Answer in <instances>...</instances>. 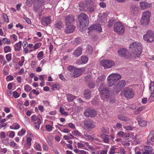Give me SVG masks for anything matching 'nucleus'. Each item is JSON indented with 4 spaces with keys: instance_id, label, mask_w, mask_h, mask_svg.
Instances as JSON below:
<instances>
[{
    "instance_id": "nucleus-14",
    "label": "nucleus",
    "mask_w": 154,
    "mask_h": 154,
    "mask_svg": "<svg viewBox=\"0 0 154 154\" xmlns=\"http://www.w3.org/2000/svg\"><path fill=\"white\" fill-rule=\"evenodd\" d=\"M66 26L65 32L66 33L69 34L73 32L75 28V26L73 24L66 25Z\"/></svg>"
},
{
    "instance_id": "nucleus-26",
    "label": "nucleus",
    "mask_w": 154,
    "mask_h": 154,
    "mask_svg": "<svg viewBox=\"0 0 154 154\" xmlns=\"http://www.w3.org/2000/svg\"><path fill=\"white\" fill-rule=\"evenodd\" d=\"M91 91L88 90H86L84 92V96L87 99H90L91 97Z\"/></svg>"
},
{
    "instance_id": "nucleus-38",
    "label": "nucleus",
    "mask_w": 154,
    "mask_h": 154,
    "mask_svg": "<svg viewBox=\"0 0 154 154\" xmlns=\"http://www.w3.org/2000/svg\"><path fill=\"white\" fill-rule=\"evenodd\" d=\"M76 68L71 65H69L67 67V69L69 72H73Z\"/></svg>"
},
{
    "instance_id": "nucleus-64",
    "label": "nucleus",
    "mask_w": 154,
    "mask_h": 154,
    "mask_svg": "<svg viewBox=\"0 0 154 154\" xmlns=\"http://www.w3.org/2000/svg\"><path fill=\"white\" fill-rule=\"evenodd\" d=\"M115 148L113 149L111 148L109 152V154H114V153H115Z\"/></svg>"
},
{
    "instance_id": "nucleus-57",
    "label": "nucleus",
    "mask_w": 154,
    "mask_h": 154,
    "mask_svg": "<svg viewBox=\"0 0 154 154\" xmlns=\"http://www.w3.org/2000/svg\"><path fill=\"white\" fill-rule=\"evenodd\" d=\"M124 133L122 131H120L119 132L118 134L119 136V137H123V136L124 135Z\"/></svg>"
},
{
    "instance_id": "nucleus-54",
    "label": "nucleus",
    "mask_w": 154,
    "mask_h": 154,
    "mask_svg": "<svg viewBox=\"0 0 154 154\" xmlns=\"http://www.w3.org/2000/svg\"><path fill=\"white\" fill-rule=\"evenodd\" d=\"M52 87L54 88H56L59 89L60 88V86L58 84H54L52 86Z\"/></svg>"
},
{
    "instance_id": "nucleus-53",
    "label": "nucleus",
    "mask_w": 154,
    "mask_h": 154,
    "mask_svg": "<svg viewBox=\"0 0 154 154\" xmlns=\"http://www.w3.org/2000/svg\"><path fill=\"white\" fill-rule=\"evenodd\" d=\"M148 137L149 139H150L152 141L154 142V134L153 135L151 134H149Z\"/></svg>"
},
{
    "instance_id": "nucleus-2",
    "label": "nucleus",
    "mask_w": 154,
    "mask_h": 154,
    "mask_svg": "<svg viewBox=\"0 0 154 154\" xmlns=\"http://www.w3.org/2000/svg\"><path fill=\"white\" fill-rule=\"evenodd\" d=\"M129 50L136 56H138L142 53V47L140 43L134 42L129 46Z\"/></svg>"
},
{
    "instance_id": "nucleus-37",
    "label": "nucleus",
    "mask_w": 154,
    "mask_h": 154,
    "mask_svg": "<svg viewBox=\"0 0 154 154\" xmlns=\"http://www.w3.org/2000/svg\"><path fill=\"white\" fill-rule=\"evenodd\" d=\"M32 89L31 87L28 85H26L24 86V90L26 92H29Z\"/></svg>"
},
{
    "instance_id": "nucleus-49",
    "label": "nucleus",
    "mask_w": 154,
    "mask_h": 154,
    "mask_svg": "<svg viewBox=\"0 0 154 154\" xmlns=\"http://www.w3.org/2000/svg\"><path fill=\"white\" fill-rule=\"evenodd\" d=\"M45 128L46 130L48 131H51L52 128V126L49 125H46L45 126Z\"/></svg>"
},
{
    "instance_id": "nucleus-19",
    "label": "nucleus",
    "mask_w": 154,
    "mask_h": 154,
    "mask_svg": "<svg viewBox=\"0 0 154 154\" xmlns=\"http://www.w3.org/2000/svg\"><path fill=\"white\" fill-rule=\"evenodd\" d=\"M140 6L142 9H144L150 8L151 6V5L145 2H142L140 3Z\"/></svg>"
},
{
    "instance_id": "nucleus-17",
    "label": "nucleus",
    "mask_w": 154,
    "mask_h": 154,
    "mask_svg": "<svg viewBox=\"0 0 154 154\" xmlns=\"http://www.w3.org/2000/svg\"><path fill=\"white\" fill-rule=\"evenodd\" d=\"M85 127L87 129H91L95 127V125L93 123L92 121H91L89 122L85 121L84 123Z\"/></svg>"
},
{
    "instance_id": "nucleus-20",
    "label": "nucleus",
    "mask_w": 154,
    "mask_h": 154,
    "mask_svg": "<svg viewBox=\"0 0 154 154\" xmlns=\"http://www.w3.org/2000/svg\"><path fill=\"white\" fill-rule=\"evenodd\" d=\"M137 120L139 124L141 127H144L146 126L147 123L146 121L140 119V117H137Z\"/></svg>"
},
{
    "instance_id": "nucleus-16",
    "label": "nucleus",
    "mask_w": 154,
    "mask_h": 154,
    "mask_svg": "<svg viewBox=\"0 0 154 154\" xmlns=\"http://www.w3.org/2000/svg\"><path fill=\"white\" fill-rule=\"evenodd\" d=\"M82 68H76L72 74V76L74 78H76L81 75L82 72L81 70Z\"/></svg>"
},
{
    "instance_id": "nucleus-47",
    "label": "nucleus",
    "mask_w": 154,
    "mask_h": 154,
    "mask_svg": "<svg viewBox=\"0 0 154 154\" xmlns=\"http://www.w3.org/2000/svg\"><path fill=\"white\" fill-rule=\"evenodd\" d=\"M13 94L14 97L16 98H18L20 96L19 94L16 91L13 92Z\"/></svg>"
},
{
    "instance_id": "nucleus-39",
    "label": "nucleus",
    "mask_w": 154,
    "mask_h": 154,
    "mask_svg": "<svg viewBox=\"0 0 154 154\" xmlns=\"http://www.w3.org/2000/svg\"><path fill=\"white\" fill-rule=\"evenodd\" d=\"M105 79V76L104 75L99 76L97 80V82H101Z\"/></svg>"
},
{
    "instance_id": "nucleus-60",
    "label": "nucleus",
    "mask_w": 154,
    "mask_h": 154,
    "mask_svg": "<svg viewBox=\"0 0 154 154\" xmlns=\"http://www.w3.org/2000/svg\"><path fill=\"white\" fill-rule=\"evenodd\" d=\"M0 137L1 138H5L6 137V135L5 132H2L1 133Z\"/></svg>"
},
{
    "instance_id": "nucleus-15",
    "label": "nucleus",
    "mask_w": 154,
    "mask_h": 154,
    "mask_svg": "<svg viewBox=\"0 0 154 154\" xmlns=\"http://www.w3.org/2000/svg\"><path fill=\"white\" fill-rule=\"evenodd\" d=\"M99 18L97 19V21L99 23H100L103 24L106 21V17H107L106 14L105 13H103L99 15Z\"/></svg>"
},
{
    "instance_id": "nucleus-30",
    "label": "nucleus",
    "mask_w": 154,
    "mask_h": 154,
    "mask_svg": "<svg viewBox=\"0 0 154 154\" xmlns=\"http://www.w3.org/2000/svg\"><path fill=\"white\" fill-rule=\"evenodd\" d=\"M93 48L90 45H88L87 46V50L89 54H91L93 52Z\"/></svg>"
},
{
    "instance_id": "nucleus-58",
    "label": "nucleus",
    "mask_w": 154,
    "mask_h": 154,
    "mask_svg": "<svg viewBox=\"0 0 154 154\" xmlns=\"http://www.w3.org/2000/svg\"><path fill=\"white\" fill-rule=\"evenodd\" d=\"M3 17L5 20V21L7 22H8L9 21L8 19V16L7 15L5 14H3Z\"/></svg>"
},
{
    "instance_id": "nucleus-44",
    "label": "nucleus",
    "mask_w": 154,
    "mask_h": 154,
    "mask_svg": "<svg viewBox=\"0 0 154 154\" xmlns=\"http://www.w3.org/2000/svg\"><path fill=\"white\" fill-rule=\"evenodd\" d=\"M26 132V131L25 129H22L20 132H19L18 133V135L21 136L23 135Z\"/></svg>"
},
{
    "instance_id": "nucleus-50",
    "label": "nucleus",
    "mask_w": 154,
    "mask_h": 154,
    "mask_svg": "<svg viewBox=\"0 0 154 154\" xmlns=\"http://www.w3.org/2000/svg\"><path fill=\"white\" fill-rule=\"evenodd\" d=\"M151 95L148 99V101L149 102H151L154 100V95L151 94Z\"/></svg>"
},
{
    "instance_id": "nucleus-31",
    "label": "nucleus",
    "mask_w": 154,
    "mask_h": 154,
    "mask_svg": "<svg viewBox=\"0 0 154 154\" xmlns=\"http://www.w3.org/2000/svg\"><path fill=\"white\" fill-rule=\"evenodd\" d=\"M81 60L83 63H86L88 60V58L86 56L83 55L81 57Z\"/></svg>"
},
{
    "instance_id": "nucleus-21",
    "label": "nucleus",
    "mask_w": 154,
    "mask_h": 154,
    "mask_svg": "<svg viewBox=\"0 0 154 154\" xmlns=\"http://www.w3.org/2000/svg\"><path fill=\"white\" fill-rule=\"evenodd\" d=\"M51 17L50 16L47 17L42 20V23L45 26H47L50 23Z\"/></svg>"
},
{
    "instance_id": "nucleus-28",
    "label": "nucleus",
    "mask_w": 154,
    "mask_h": 154,
    "mask_svg": "<svg viewBox=\"0 0 154 154\" xmlns=\"http://www.w3.org/2000/svg\"><path fill=\"white\" fill-rule=\"evenodd\" d=\"M37 120V122H35L34 124L35 125V128L37 129L38 130L39 128V125L41 123V121L39 119H38Z\"/></svg>"
},
{
    "instance_id": "nucleus-23",
    "label": "nucleus",
    "mask_w": 154,
    "mask_h": 154,
    "mask_svg": "<svg viewBox=\"0 0 154 154\" xmlns=\"http://www.w3.org/2000/svg\"><path fill=\"white\" fill-rule=\"evenodd\" d=\"M103 24V23H99L98 24H96L93 26V27L94 29H96L99 32H100L102 31V28L100 26Z\"/></svg>"
},
{
    "instance_id": "nucleus-43",
    "label": "nucleus",
    "mask_w": 154,
    "mask_h": 154,
    "mask_svg": "<svg viewBox=\"0 0 154 154\" xmlns=\"http://www.w3.org/2000/svg\"><path fill=\"white\" fill-rule=\"evenodd\" d=\"M114 21L112 19L109 20L108 22V27H110L112 26L114 24Z\"/></svg>"
},
{
    "instance_id": "nucleus-10",
    "label": "nucleus",
    "mask_w": 154,
    "mask_h": 154,
    "mask_svg": "<svg viewBox=\"0 0 154 154\" xmlns=\"http://www.w3.org/2000/svg\"><path fill=\"white\" fill-rule=\"evenodd\" d=\"M122 92H123L124 96L128 99L132 98L134 96L133 90L131 88L124 89Z\"/></svg>"
},
{
    "instance_id": "nucleus-27",
    "label": "nucleus",
    "mask_w": 154,
    "mask_h": 154,
    "mask_svg": "<svg viewBox=\"0 0 154 154\" xmlns=\"http://www.w3.org/2000/svg\"><path fill=\"white\" fill-rule=\"evenodd\" d=\"M55 26L58 29H60L63 26L61 21H57L55 24Z\"/></svg>"
},
{
    "instance_id": "nucleus-4",
    "label": "nucleus",
    "mask_w": 154,
    "mask_h": 154,
    "mask_svg": "<svg viewBox=\"0 0 154 154\" xmlns=\"http://www.w3.org/2000/svg\"><path fill=\"white\" fill-rule=\"evenodd\" d=\"M126 85V82L124 80H120L114 85V92L118 94Z\"/></svg>"
},
{
    "instance_id": "nucleus-25",
    "label": "nucleus",
    "mask_w": 154,
    "mask_h": 154,
    "mask_svg": "<svg viewBox=\"0 0 154 154\" xmlns=\"http://www.w3.org/2000/svg\"><path fill=\"white\" fill-rule=\"evenodd\" d=\"M139 8L134 5H132L131 6V11L133 14H135L138 11Z\"/></svg>"
},
{
    "instance_id": "nucleus-9",
    "label": "nucleus",
    "mask_w": 154,
    "mask_h": 154,
    "mask_svg": "<svg viewBox=\"0 0 154 154\" xmlns=\"http://www.w3.org/2000/svg\"><path fill=\"white\" fill-rule=\"evenodd\" d=\"M100 64L105 68H109L113 66L115 63L112 60H106L101 61Z\"/></svg>"
},
{
    "instance_id": "nucleus-12",
    "label": "nucleus",
    "mask_w": 154,
    "mask_h": 154,
    "mask_svg": "<svg viewBox=\"0 0 154 154\" xmlns=\"http://www.w3.org/2000/svg\"><path fill=\"white\" fill-rule=\"evenodd\" d=\"M65 21L66 25L73 24L75 22V19L74 16L69 15L65 17Z\"/></svg>"
},
{
    "instance_id": "nucleus-18",
    "label": "nucleus",
    "mask_w": 154,
    "mask_h": 154,
    "mask_svg": "<svg viewBox=\"0 0 154 154\" xmlns=\"http://www.w3.org/2000/svg\"><path fill=\"white\" fill-rule=\"evenodd\" d=\"M82 48L81 47H78L73 53L72 55L75 57H78L80 56L82 53Z\"/></svg>"
},
{
    "instance_id": "nucleus-33",
    "label": "nucleus",
    "mask_w": 154,
    "mask_h": 154,
    "mask_svg": "<svg viewBox=\"0 0 154 154\" xmlns=\"http://www.w3.org/2000/svg\"><path fill=\"white\" fill-rule=\"evenodd\" d=\"M75 97V96L72 95H68L67 97L68 101L69 102H72Z\"/></svg>"
},
{
    "instance_id": "nucleus-11",
    "label": "nucleus",
    "mask_w": 154,
    "mask_h": 154,
    "mask_svg": "<svg viewBox=\"0 0 154 154\" xmlns=\"http://www.w3.org/2000/svg\"><path fill=\"white\" fill-rule=\"evenodd\" d=\"M84 114L86 117H94L96 116L97 113L94 109L88 108L85 111Z\"/></svg>"
},
{
    "instance_id": "nucleus-45",
    "label": "nucleus",
    "mask_w": 154,
    "mask_h": 154,
    "mask_svg": "<svg viewBox=\"0 0 154 154\" xmlns=\"http://www.w3.org/2000/svg\"><path fill=\"white\" fill-rule=\"evenodd\" d=\"M11 54L10 53L7 54L6 55V58L8 61H9L11 60Z\"/></svg>"
},
{
    "instance_id": "nucleus-5",
    "label": "nucleus",
    "mask_w": 154,
    "mask_h": 154,
    "mask_svg": "<svg viewBox=\"0 0 154 154\" xmlns=\"http://www.w3.org/2000/svg\"><path fill=\"white\" fill-rule=\"evenodd\" d=\"M114 31L119 34H123L125 30L123 25L119 22L116 23L114 26Z\"/></svg>"
},
{
    "instance_id": "nucleus-52",
    "label": "nucleus",
    "mask_w": 154,
    "mask_h": 154,
    "mask_svg": "<svg viewBox=\"0 0 154 154\" xmlns=\"http://www.w3.org/2000/svg\"><path fill=\"white\" fill-rule=\"evenodd\" d=\"M40 43H37L35 44L33 47L34 49L35 50L39 48L40 46Z\"/></svg>"
},
{
    "instance_id": "nucleus-55",
    "label": "nucleus",
    "mask_w": 154,
    "mask_h": 154,
    "mask_svg": "<svg viewBox=\"0 0 154 154\" xmlns=\"http://www.w3.org/2000/svg\"><path fill=\"white\" fill-rule=\"evenodd\" d=\"M31 118L32 120L34 121V122L37 121V120L38 118H36V116L35 115H33L32 116H31Z\"/></svg>"
},
{
    "instance_id": "nucleus-36",
    "label": "nucleus",
    "mask_w": 154,
    "mask_h": 154,
    "mask_svg": "<svg viewBox=\"0 0 154 154\" xmlns=\"http://www.w3.org/2000/svg\"><path fill=\"white\" fill-rule=\"evenodd\" d=\"M152 147L149 146H146L145 147V151H147V152H149L150 153H152Z\"/></svg>"
},
{
    "instance_id": "nucleus-48",
    "label": "nucleus",
    "mask_w": 154,
    "mask_h": 154,
    "mask_svg": "<svg viewBox=\"0 0 154 154\" xmlns=\"http://www.w3.org/2000/svg\"><path fill=\"white\" fill-rule=\"evenodd\" d=\"M40 8V6H39L38 5L35 4L34 5L33 11H37Z\"/></svg>"
},
{
    "instance_id": "nucleus-3",
    "label": "nucleus",
    "mask_w": 154,
    "mask_h": 154,
    "mask_svg": "<svg viewBox=\"0 0 154 154\" xmlns=\"http://www.w3.org/2000/svg\"><path fill=\"white\" fill-rule=\"evenodd\" d=\"M121 78V76L119 74H112L110 75L107 78L109 86H112L115 82Z\"/></svg>"
},
{
    "instance_id": "nucleus-51",
    "label": "nucleus",
    "mask_w": 154,
    "mask_h": 154,
    "mask_svg": "<svg viewBox=\"0 0 154 154\" xmlns=\"http://www.w3.org/2000/svg\"><path fill=\"white\" fill-rule=\"evenodd\" d=\"M73 134L76 136H81V133L78 131H75L73 132Z\"/></svg>"
},
{
    "instance_id": "nucleus-8",
    "label": "nucleus",
    "mask_w": 154,
    "mask_h": 154,
    "mask_svg": "<svg viewBox=\"0 0 154 154\" xmlns=\"http://www.w3.org/2000/svg\"><path fill=\"white\" fill-rule=\"evenodd\" d=\"M150 15L151 13L149 11L144 12L142 14L141 22L142 23L148 24L149 22Z\"/></svg>"
},
{
    "instance_id": "nucleus-46",
    "label": "nucleus",
    "mask_w": 154,
    "mask_h": 154,
    "mask_svg": "<svg viewBox=\"0 0 154 154\" xmlns=\"http://www.w3.org/2000/svg\"><path fill=\"white\" fill-rule=\"evenodd\" d=\"M6 79L7 81H12L14 79V77L12 75H9L7 76Z\"/></svg>"
},
{
    "instance_id": "nucleus-6",
    "label": "nucleus",
    "mask_w": 154,
    "mask_h": 154,
    "mask_svg": "<svg viewBox=\"0 0 154 154\" xmlns=\"http://www.w3.org/2000/svg\"><path fill=\"white\" fill-rule=\"evenodd\" d=\"M143 38L147 42H151L154 41V34L152 31L148 30L143 35Z\"/></svg>"
},
{
    "instance_id": "nucleus-61",
    "label": "nucleus",
    "mask_w": 154,
    "mask_h": 154,
    "mask_svg": "<svg viewBox=\"0 0 154 154\" xmlns=\"http://www.w3.org/2000/svg\"><path fill=\"white\" fill-rule=\"evenodd\" d=\"M28 45L27 42L26 41H24L23 43V46L24 49L25 48H26L27 46Z\"/></svg>"
},
{
    "instance_id": "nucleus-56",
    "label": "nucleus",
    "mask_w": 154,
    "mask_h": 154,
    "mask_svg": "<svg viewBox=\"0 0 154 154\" xmlns=\"http://www.w3.org/2000/svg\"><path fill=\"white\" fill-rule=\"evenodd\" d=\"M99 5L100 6L103 8H104L106 7V5L105 3L102 2L100 3Z\"/></svg>"
},
{
    "instance_id": "nucleus-35",
    "label": "nucleus",
    "mask_w": 154,
    "mask_h": 154,
    "mask_svg": "<svg viewBox=\"0 0 154 154\" xmlns=\"http://www.w3.org/2000/svg\"><path fill=\"white\" fill-rule=\"evenodd\" d=\"M118 118L119 120L123 121H125L127 119V118L121 115H118Z\"/></svg>"
},
{
    "instance_id": "nucleus-13",
    "label": "nucleus",
    "mask_w": 154,
    "mask_h": 154,
    "mask_svg": "<svg viewBox=\"0 0 154 154\" xmlns=\"http://www.w3.org/2000/svg\"><path fill=\"white\" fill-rule=\"evenodd\" d=\"M100 94L101 98L103 100L109 99L110 97V94L108 89L104 91L100 92Z\"/></svg>"
},
{
    "instance_id": "nucleus-62",
    "label": "nucleus",
    "mask_w": 154,
    "mask_h": 154,
    "mask_svg": "<svg viewBox=\"0 0 154 154\" xmlns=\"http://www.w3.org/2000/svg\"><path fill=\"white\" fill-rule=\"evenodd\" d=\"M43 52L42 51H41L39 53H38V54L37 57L38 58L41 57L43 56Z\"/></svg>"
},
{
    "instance_id": "nucleus-59",
    "label": "nucleus",
    "mask_w": 154,
    "mask_h": 154,
    "mask_svg": "<svg viewBox=\"0 0 154 154\" xmlns=\"http://www.w3.org/2000/svg\"><path fill=\"white\" fill-rule=\"evenodd\" d=\"M95 86L93 82H90L88 85V87L91 88H94Z\"/></svg>"
},
{
    "instance_id": "nucleus-7",
    "label": "nucleus",
    "mask_w": 154,
    "mask_h": 154,
    "mask_svg": "<svg viewBox=\"0 0 154 154\" xmlns=\"http://www.w3.org/2000/svg\"><path fill=\"white\" fill-rule=\"evenodd\" d=\"M118 54L120 56L124 57L128 59H130L132 57V55L129 51L125 48L120 49L118 51Z\"/></svg>"
},
{
    "instance_id": "nucleus-42",
    "label": "nucleus",
    "mask_w": 154,
    "mask_h": 154,
    "mask_svg": "<svg viewBox=\"0 0 154 154\" xmlns=\"http://www.w3.org/2000/svg\"><path fill=\"white\" fill-rule=\"evenodd\" d=\"M84 135L86 137H91H91L92 136L91 135V134L89 132H84ZM92 138V139H93V138Z\"/></svg>"
},
{
    "instance_id": "nucleus-29",
    "label": "nucleus",
    "mask_w": 154,
    "mask_h": 154,
    "mask_svg": "<svg viewBox=\"0 0 154 154\" xmlns=\"http://www.w3.org/2000/svg\"><path fill=\"white\" fill-rule=\"evenodd\" d=\"M149 88L151 92H152V94L154 95V83L152 82H151L149 86Z\"/></svg>"
},
{
    "instance_id": "nucleus-32",
    "label": "nucleus",
    "mask_w": 154,
    "mask_h": 154,
    "mask_svg": "<svg viewBox=\"0 0 154 154\" xmlns=\"http://www.w3.org/2000/svg\"><path fill=\"white\" fill-rule=\"evenodd\" d=\"M60 111L61 115H65L66 116H67L68 115V113L65 112L64 111V108L62 107H60Z\"/></svg>"
},
{
    "instance_id": "nucleus-34",
    "label": "nucleus",
    "mask_w": 154,
    "mask_h": 154,
    "mask_svg": "<svg viewBox=\"0 0 154 154\" xmlns=\"http://www.w3.org/2000/svg\"><path fill=\"white\" fill-rule=\"evenodd\" d=\"M11 49L9 46H6L4 48V51L5 53L11 52Z\"/></svg>"
},
{
    "instance_id": "nucleus-63",
    "label": "nucleus",
    "mask_w": 154,
    "mask_h": 154,
    "mask_svg": "<svg viewBox=\"0 0 154 154\" xmlns=\"http://www.w3.org/2000/svg\"><path fill=\"white\" fill-rule=\"evenodd\" d=\"M88 10L91 13L93 12L94 11V9L92 7H89L88 8Z\"/></svg>"
},
{
    "instance_id": "nucleus-40",
    "label": "nucleus",
    "mask_w": 154,
    "mask_h": 154,
    "mask_svg": "<svg viewBox=\"0 0 154 154\" xmlns=\"http://www.w3.org/2000/svg\"><path fill=\"white\" fill-rule=\"evenodd\" d=\"M34 0H27L26 3L27 5L29 6H31L33 3L34 2Z\"/></svg>"
},
{
    "instance_id": "nucleus-1",
    "label": "nucleus",
    "mask_w": 154,
    "mask_h": 154,
    "mask_svg": "<svg viewBox=\"0 0 154 154\" xmlns=\"http://www.w3.org/2000/svg\"><path fill=\"white\" fill-rule=\"evenodd\" d=\"M79 22L77 24L79 25V30L82 32L85 30L89 23V19L88 15L84 13H81L78 16Z\"/></svg>"
},
{
    "instance_id": "nucleus-22",
    "label": "nucleus",
    "mask_w": 154,
    "mask_h": 154,
    "mask_svg": "<svg viewBox=\"0 0 154 154\" xmlns=\"http://www.w3.org/2000/svg\"><path fill=\"white\" fill-rule=\"evenodd\" d=\"M108 89V88L107 87L106 85L104 84H102L99 87L98 91L99 92H101L106 91V90Z\"/></svg>"
},
{
    "instance_id": "nucleus-41",
    "label": "nucleus",
    "mask_w": 154,
    "mask_h": 154,
    "mask_svg": "<svg viewBox=\"0 0 154 154\" xmlns=\"http://www.w3.org/2000/svg\"><path fill=\"white\" fill-rule=\"evenodd\" d=\"M144 108V106H140L137 109V110L135 112V114H137L139 113V111H142L143 109Z\"/></svg>"
},
{
    "instance_id": "nucleus-24",
    "label": "nucleus",
    "mask_w": 154,
    "mask_h": 154,
    "mask_svg": "<svg viewBox=\"0 0 154 154\" xmlns=\"http://www.w3.org/2000/svg\"><path fill=\"white\" fill-rule=\"evenodd\" d=\"M22 42L20 41L18 43H16L14 45V47L15 51H19L21 48Z\"/></svg>"
}]
</instances>
